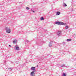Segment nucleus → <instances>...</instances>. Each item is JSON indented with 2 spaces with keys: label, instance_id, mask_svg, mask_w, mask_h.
I'll list each match as a JSON object with an SVG mask.
<instances>
[{
  "label": "nucleus",
  "instance_id": "1",
  "mask_svg": "<svg viewBox=\"0 0 76 76\" xmlns=\"http://www.w3.org/2000/svg\"><path fill=\"white\" fill-rule=\"evenodd\" d=\"M55 24L56 25H66V23L59 21L55 22Z\"/></svg>",
  "mask_w": 76,
  "mask_h": 76
},
{
  "label": "nucleus",
  "instance_id": "2",
  "mask_svg": "<svg viewBox=\"0 0 76 76\" xmlns=\"http://www.w3.org/2000/svg\"><path fill=\"white\" fill-rule=\"evenodd\" d=\"M5 30H6V32L8 34L10 33V28L8 27H6Z\"/></svg>",
  "mask_w": 76,
  "mask_h": 76
},
{
  "label": "nucleus",
  "instance_id": "3",
  "mask_svg": "<svg viewBox=\"0 0 76 76\" xmlns=\"http://www.w3.org/2000/svg\"><path fill=\"white\" fill-rule=\"evenodd\" d=\"M15 49L16 50H19V48L18 45H16L15 46Z\"/></svg>",
  "mask_w": 76,
  "mask_h": 76
},
{
  "label": "nucleus",
  "instance_id": "4",
  "mask_svg": "<svg viewBox=\"0 0 76 76\" xmlns=\"http://www.w3.org/2000/svg\"><path fill=\"white\" fill-rule=\"evenodd\" d=\"M35 71H33L30 73V76H35Z\"/></svg>",
  "mask_w": 76,
  "mask_h": 76
},
{
  "label": "nucleus",
  "instance_id": "5",
  "mask_svg": "<svg viewBox=\"0 0 76 76\" xmlns=\"http://www.w3.org/2000/svg\"><path fill=\"white\" fill-rule=\"evenodd\" d=\"M53 45V41H51L50 43L49 44V46L50 47H52V45Z\"/></svg>",
  "mask_w": 76,
  "mask_h": 76
},
{
  "label": "nucleus",
  "instance_id": "6",
  "mask_svg": "<svg viewBox=\"0 0 76 76\" xmlns=\"http://www.w3.org/2000/svg\"><path fill=\"white\" fill-rule=\"evenodd\" d=\"M35 68H36L35 67L33 66L31 67V70H33V71H34V72H35Z\"/></svg>",
  "mask_w": 76,
  "mask_h": 76
},
{
  "label": "nucleus",
  "instance_id": "7",
  "mask_svg": "<svg viewBox=\"0 0 76 76\" xmlns=\"http://www.w3.org/2000/svg\"><path fill=\"white\" fill-rule=\"evenodd\" d=\"M61 31H58L57 32V35L59 36L61 35Z\"/></svg>",
  "mask_w": 76,
  "mask_h": 76
},
{
  "label": "nucleus",
  "instance_id": "8",
  "mask_svg": "<svg viewBox=\"0 0 76 76\" xmlns=\"http://www.w3.org/2000/svg\"><path fill=\"white\" fill-rule=\"evenodd\" d=\"M60 15V12H56V15Z\"/></svg>",
  "mask_w": 76,
  "mask_h": 76
},
{
  "label": "nucleus",
  "instance_id": "9",
  "mask_svg": "<svg viewBox=\"0 0 76 76\" xmlns=\"http://www.w3.org/2000/svg\"><path fill=\"white\" fill-rule=\"evenodd\" d=\"M17 40L16 39H15V40L13 41V43L14 44H16V42H17Z\"/></svg>",
  "mask_w": 76,
  "mask_h": 76
},
{
  "label": "nucleus",
  "instance_id": "10",
  "mask_svg": "<svg viewBox=\"0 0 76 76\" xmlns=\"http://www.w3.org/2000/svg\"><path fill=\"white\" fill-rule=\"evenodd\" d=\"M63 6L64 7H66V6H67V5L65 3H64L63 4Z\"/></svg>",
  "mask_w": 76,
  "mask_h": 76
},
{
  "label": "nucleus",
  "instance_id": "11",
  "mask_svg": "<svg viewBox=\"0 0 76 76\" xmlns=\"http://www.w3.org/2000/svg\"><path fill=\"white\" fill-rule=\"evenodd\" d=\"M40 20H44V18L43 17H42L40 18Z\"/></svg>",
  "mask_w": 76,
  "mask_h": 76
},
{
  "label": "nucleus",
  "instance_id": "12",
  "mask_svg": "<svg viewBox=\"0 0 76 76\" xmlns=\"http://www.w3.org/2000/svg\"><path fill=\"white\" fill-rule=\"evenodd\" d=\"M8 69H10V70L11 71L13 70V68H8Z\"/></svg>",
  "mask_w": 76,
  "mask_h": 76
},
{
  "label": "nucleus",
  "instance_id": "13",
  "mask_svg": "<svg viewBox=\"0 0 76 76\" xmlns=\"http://www.w3.org/2000/svg\"><path fill=\"white\" fill-rule=\"evenodd\" d=\"M67 41L69 42V41H72V39H68L66 40Z\"/></svg>",
  "mask_w": 76,
  "mask_h": 76
},
{
  "label": "nucleus",
  "instance_id": "14",
  "mask_svg": "<svg viewBox=\"0 0 76 76\" xmlns=\"http://www.w3.org/2000/svg\"><path fill=\"white\" fill-rule=\"evenodd\" d=\"M68 28H69V26H66L65 27L66 29H68Z\"/></svg>",
  "mask_w": 76,
  "mask_h": 76
},
{
  "label": "nucleus",
  "instance_id": "15",
  "mask_svg": "<svg viewBox=\"0 0 76 76\" xmlns=\"http://www.w3.org/2000/svg\"><path fill=\"white\" fill-rule=\"evenodd\" d=\"M64 66H65V65H63L61 66V67H64Z\"/></svg>",
  "mask_w": 76,
  "mask_h": 76
},
{
  "label": "nucleus",
  "instance_id": "16",
  "mask_svg": "<svg viewBox=\"0 0 76 76\" xmlns=\"http://www.w3.org/2000/svg\"><path fill=\"white\" fill-rule=\"evenodd\" d=\"M63 76H66V74L65 73H63Z\"/></svg>",
  "mask_w": 76,
  "mask_h": 76
},
{
  "label": "nucleus",
  "instance_id": "17",
  "mask_svg": "<svg viewBox=\"0 0 76 76\" xmlns=\"http://www.w3.org/2000/svg\"><path fill=\"white\" fill-rule=\"evenodd\" d=\"M26 9H27V10H29V8L28 7H27L26 8Z\"/></svg>",
  "mask_w": 76,
  "mask_h": 76
},
{
  "label": "nucleus",
  "instance_id": "18",
  "mask_svg": "<svg viewBox=\"0 0 76 76\" xmlns=\"http://www.w3.org/2000/svg\"><path fill=\"white\" fill-rule=\"evenodd\" d=\"M32 12H33V13H34V12H35V11H33V10L32 11Z\"/></svg>",
  "mask_w": 76,
  "mask_h": 76
},
{
  "label": "nucleus",
  "instance_id": "19",
  "mask_svg": "<svg viewBox=\"0 0 76 76\" xmlns=\"http://www.w3.org/2000/svg\"><path fill=\"white\" fill-rule=\"evenodd\" d=\"M9 47H11V45H9Z\"/></svg>",
  "mask_w": 76,
  "mask_h": 76
},
{
  "label": "nucleus",
  "instance_id": "20",
  "mask_svg": "<svg viewBox=\"0 0 76 76\" xmlns=\"http://www.w3.org/2000/svg\"><path fill=\"white\" fill-rule=\"evenodd\" d=\"M31 11H32V9H31Z\"/></svg>",
  "mask_w": 76,
  "mask_h": 76
},
{
  "label": "nucleus",
  "instance_id": "21",
  "mask_svg": "<svg viewBox=\"0 0 76 76\" xmlns=\"http://www.w3.org/2000/svg\"><path fill=\"white\" fill-rule=\"evenodd\" d=\"M37 67H38V66L37 65Z\"/></svg>",
  "mask_w": 76,
  "mask_h": 76
}]
</instances>
